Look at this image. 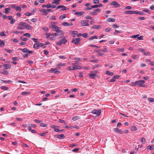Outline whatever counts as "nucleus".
I'll return each mask as SVG.
<instances>
[{"mask_svg": "<svg viewBox=\"0 0 154 154\" xmlns=\"http://www.w3.org/2000/svg\"><path fill=\"white\" fill-rule=\"evenodd\" d=\"M60 38V40L57 43V45L59 46H61L62 44H64L67 42L64 37H61Z\"/></svg>", "mask_w": 154, "mask_h": 154, "instance_id": "nucleus-1", "label": "nucleus"}, {"mask_svg": "<svg viewBox=\"0 0 154 154\" xmlns=\"http://www.w3.org/2000/svg\"><path fill=\"white\" fill-rule=\"evenodd\" d=\"M101 9L99 8H97L94 10L93 11L90 13V14L91 15H95L97 14V12H100Z\"/></svg>", "mask_w": 154, "mask_h": 154, "instance_id": "nucleus-2", "label": "nucleus"}, {"mask_svg": "<svg viewBox=\"0 0 154 154\" xmlns=\"http://www.w3.org/2000/svg\"><path fill=\"white\" fill-rule=\"evenodd\" d=\"M91 112L93 114H97V116H99L100 115L101 111L100 110H97L96 109H94Z\"/></svg>", "mask_w": 154, "mask_h": 154, "instance_id": "nucleus-3", "label": "nucleus"}, {"mask_svg": "<svg viewBox=\"0 0 154 154\" xmlns=\"http://www.w3.org/2000/svg\"><path fill=\"white\" fill-rule=\"evenodd\" d=\"M88 20H83L81 21V24L83 26H89V24L88 23Z\"/></svg>", "mask_w": 154, "mask_h": 154, "instance_id": "nucleus-4", "label": "nucleus"}, {"mask_svg": "<svg viewBox=\"0 0 154 154\" xmlns=\"http://www.w3.org/2000/svg\"><path fill=\"white\" fill-rule=\"evenodd\" d=\"M61 8V9L60 10H62L63 11H65L66 9V7L65 6L63 5H60L57 6V7L56 8V9L57 10L58 9Z\"/></svg>", "mask_w": 154, "mask_h": 154, "instance_id": "nucleus-5", "label": "nucleus"}, {"mask_svg": "<svg viewBox=\"0 0 154 154\" xmlns=\"http://www.w3.org/2000/svg\"><path fill=\"white\" fill-rule=\"evenodd\" d=\"M80 40V38H78L75 39V38H73L72 40V42L74 43L75 44H77Z\"/></svg>", "mask_w": 154, "mask_h": 154, "instance_id": "nucleus-6", "label": "nucleus"}, {"mask_svg": "<svg viewBox=\"0 0 154 154\" xmlns=\"http://www.w3.org/2000/svg\"><path fill=\"white\" fill-rule=\"evenodd\" d=\"M111 5H113L115 8H117L119 6V4L116 2H113L111 4Z\"/></svg>", "mask_w": 154, "mask_h": 154, "instance_id": "nucleus-7", "label": "nucleus"}, {"mask_svg": "<svg viewBox=\"0 0 154 154\" xmlns=\"http://www.w3.org/2000/svg\"><path fill=\"white\" fill-rule=\"evenodd\" d=\"M114 131L116 133L119 134H122L123 133V132L121 129H119L117 128H115L113 129Z\"/></svg>", "mask_w": 154, "mask_h": 154, "instance_id": "nucleus-8", "label": "nucleus"}, {"mask_svg": "<svg viewBox=\"0 0 154 154\" xmlns=\"http://www.w3.org/2000/svg\"><path fill=\"white\" fill-rule=\"evenodd\" d=\"M51 72H54L56 74H59L60 73L59 71L57 70V68H52L51 69Z\"/></svg>", "mask_w": 154, "mask_h": 154, "instance_id": "nucleus-9", "label": "nucleus"}, {"mask_svg": "<svg viewBox=\"0 0 154 154\" xmlns=\"http://www.w3.org/2000/svg\"><path fill=\"white\" fill-rule=\"evenodd\" d=\"M61 0H53V2L52 3V4H55L56 5H58L60 4Z\"/></svg>", "mask_w": 154, "mask_h": 154, "instance_id": "nucleus-10", "label": "nucleus"}, {"mask_svg": "<svg viewBox=\"0 0 154 154\" xmlns=\"http://www.w3.org/2000/svg\"><path fill=\"white\" fill-rule=\"evenodd\" d=\"M39 11L40 12H43L42 13V14L44 15H46L48 14V13L46 12V10L45 9H42L41 10H40Z\"/></svg>", "mask_w": 154, "mask_h": 154, "instance_id": "nucleus-11", "label": "nucleus"}, {"mask_svg": "<svg viewBox=\"0 0 154 154\" xmlns=\"http://www.w3.org/2000/svg\"><path fill=\"white\" fill-rule=\"evenodd\" d=\"M19 51H21L22 52L24 53H27L28 52V50L26 48H24L23 49L19 48L18 49Z\"/></svg>", "mask_w": 154, "mask_h": 154, "instance_id": "nucleus-12", "label": "nucleus"}, {"mask_svg": "<svg viewBox=\"0 0 154 154\" xmlns=\"http://www.w3.org/2000/svg\"><path fill=\"white\" fill-rule=\"evenodd\" d=\"M56 136L57 138L61 139L64 138L65 137L63 134L57 135Z\"/></svg>", "mask_w": 154, "mask_h": 154, "instance_id": "nucleus-13", "label": "nucleus"}, {"mask_svg": "<svg viewBox=\"0 0 154 154\" xmlns=\"http://www.w3.org/2000/svg\"><path fill=\"white\" fill-rule=\"evenodd\" d=\"M103 6V5L101 4H100L98 5H94L91 6V8H97L98 7H102Z\"/></svg>", "mask_w": 154, "mask_h": 154, "instance_id": "nucleus-14", "label": "nucleus"}, {"mask_svg": "<svg viewBox=\"0 0 154 154\" xmlns=\"http://www.w3.org/2000/svg\"><path fill=\"white\" fill-rule=\"evenodd\" d=\"M4 66L5 69H10L11 67V66L8 64H4Z\"/></svg>", "mask_w": 154, "mask_h": 154, "instance_id": "nucleus-15", "label": "nucleus"}, {"mask_svg": "<svg viewBox=\"0 0 154 154\" xmlns=\"http://www.w3.org/2000/svg\"><path fill=\"white\" fill-rule=\"evenodd\" d=\"M11 10L10 6H9L7 8H5L4 11V13L5 14L8 13H9V11Z\"/></svg>", "mask_w": 154, "mask_h": 154, "instance_id": "nucleus-16", "label": "nucleus"}, {"mask_svg": "<svg viewBox=\"0 0 154 154\" xmlns=\"http://www.w3.org/2000/svg\"><path fill=\"white\" fill-rule=\"evenodd\" d=\"M84 13V12H77L75 13V14L76 15L79 16H80Z\"/></svg>", "mask_w": 154, "mask_h": 154, "instance_id": "nucleus-17", "label": "nucleus"}, {"mask_svg": "<svg viewBox=\"0 0 154 154\" xmlns=\"http://www.w3.org/2000/svg\"><path fill=\"white\" fill-rule=\"evenodd\" d=\"M44 44L42 43H40L38 44H37L36 48L38 49L39 47H42L44 46Z\"/></svg>", "mask_w": 154, "mask_h": 154, "instance_id": "nucleus-18", "label": "nucleus"}, {"mask_svg": "<svg viewBox=\"0 0 154 154\" xmlns=\"http://www.w3.org/2000/svg\"><path fill=\"white\" fill-rule=\"evenodd\" d=\"M147 149H149L150 150H152L154 149V145L151 146L149 145L147 147Z\"/></svg>", "mask_w": 154, "mask_h": 154, "instance_id": "nucleus-19", "label": "nucleus"}, {"mask_svg": "<svg viewBox=\"0 0 154 154\" xmlns=\"http://www.w3.org/2000/svg\"><path fill=\"white\" fill-rule=\"evenodd\" d=\"M91 28L93 29H98L100 28V26L99 25H94L92 26Z\"/></svg>", "mask_w": 154, "mask_h": 154, "instance_id": "nucleus-20", "label": "nucleus"}, {"mask_svg": "<svg viewBox=\"0 0 154 154\" xmlns=\"http://www.w3.org/2000/svg\"><path fill=\"white\" fill-rule=\"evenodd\" d=\"M66 14H64L60 16L59 17V19L60 20H62L64 18H66Z\"/></svg>", "mask_w": 154, "mask_h": 154, "instance_id": "nucleus-21", "label": "nucleus"}, {"mask_svg": "<svg viewBox=\"0 0 154 154\" xmlns=\"http://www.w3.org/2000/svg\"><path fill=\"white\" fill-rule=\"evenodd\" d=\"M109 22H114L115 21V19L114 18H109L107 19Z\"/></svg>", "mask_w": 154, "mask_h": 154, "instance_id": "nucleus-22", "label": "nucleus"}, {"mask_svg": "<svg viewBox=\"0 0 154 154\" xmlns=\"http://www.w3.org/2000/svg\"><path fill=\"white\" fill-rule=\"evenodd\" d=\"M80 119V117L79 116H75L72 118V120L74 121H75Z\"/></svg>", "mask_w": 154, "mask_h": 154, "instance_id": "nucleus-23", "label": "nucleus"}, {"mask_svg": "<svg viewBox=\"0 0 154 154\" xmlns=\"http://www.w3.org/2000/svg\"><path fill=\"white\" fill-rule=\"evenodd\" d=\"M5 43L4 41H2L0 39V47L5 45Z\"/></svg>", "mask_w": 154, "mask_h": 154, "instance_id": "nucleus-24", "label": "nucleus"}, {"mask_svg": "<svg viewBox=\"0 0 154 154\" xmlns=\"http://www.w3.org/2000/svg\"><path fill=\"white\" fill-rule=\"evenodd\" d=\"M96 76V75L95 74H89V77L90 78L94 79Z\"/></svg>", "mask_w": 154, "mask_h": 154, "instance_id": "nucleus-25", "label": "nucleus"}, {"mask_svg": "<svg viewBox=\"0 0 154 154\" xmlns=\"http://www.w3.org/2000/svg\"><path fill=\"white\" fill-rule=\"evenodd\" d=\"M82 67L81 66H78L77 65V66L76 67H73L72 69H81Z\"/></svg>", "mask_w": 154, "mask_h": 154, "instance_id": "nucleus-26", "label": "nucleus"}, {"mask_svg": "<svg viewBox=\"0 0 154 154\" xmlns=\"http://www.w3.org/2000/svg\"><path fill=\"white\" fill-rule=\"evenodd\" d=\"M98 38L96 36H94L90 37L89 38V40H92L94 39H97Z\"/></svg>", "mask_w": 154, "mask_h": 154, "instance_id": "nucleus-27", "label": "nucleus"}, {"mask_svg": "<svg viewBox=\"0 0 154 154\" xmlns=\"http://www.w3.org/2000/svg\"><path fill=\"white\" fill-rule=\"evenodd\" d=\"M65 66V63H60L57 65L56 66L58 68H60L58 67L59 66Z\"/></svg>", "mask_w": 154, "mask_h": 154, "instance_id": "nucleus-28", "label": "nucleus"}, {"mask_svg": "<svg viewBox=\"0 0 154 154\" xmlns=\"http://www.w3.org/2000/svg\"><path fill=\"white\" fill-rule=\"evenodd\" d=\"M63 25L65 26H68L72 25V24H70L67 22H64L63 23Z\"/></svg>", "mask_w": 154, "mask_h": 154, "instance_id": "nucleus-29", "label": "nucleus"}, {"mask_svg": "<svg viewBox=\"0 0 154 154\" xmlns=\"http://www.w3.org/2000/svg\"><path fill=\"white\" fill-rule=\"evenodd\" d=\"M124 12L126 14H133V11H125Z\"/></svg>", "mask_w": 154, "mask_h": 154, "instance_id": "nucleus-30", "label": "nucleus"}, {"mask_svg": "<svg viewBox=\"0 0 154 154\" xmlns=\"http://www.w3.org/2000/svg\"><path fill=\"white\" fill-rule=\"evenodd\" d=\"M106 74L112 76L113 75V73L112 72H111L109 71H107L106 72Z\"/></svg>", "mask_w": 154, "mask_h": 154, "instance_id": "nucleus-31", "label": "nucleus"}, {"mask_svg": "<svg viewBox=\"0 0 154 154\" xmlns=\"http://www.w3.org/2000/svg\"><path fill=\"white\" fill-rule=\"evenodd\" d=\"M0 88L2 90H7L8 89V87L5 86H2L0 87Z\"/></svg>", "mask_w": 154, "mask_h": 154, "instance_id": "nucleus-32", "label": "nucleus"}, {"mask_svg": "<svg viewBox=\"0 0 154 154\" xmlns=\"http://www.w3.org/2000/svg\"><path fill=\"white\" fill-rule=\"evenodd\" d=\"M26 26V28L28 30H29L31 28V26L29 25H26L25 26Z\"/></svg>", "mask_w": 154, "mask_h": 154, "instance_id": "nucleus-33", "label": "nucleus"}, {"mask_svg": "<svg viewBox=\"0 0 154 154\" xmlns=\"http://www.w3.org/2000/svg\"><path fill=\"white\" fill-rule=\"evenodd\" d=\"M131 129L132 131H135L137 130V128L135 126H132L131 127Z\"/></svg>", "mask_w": 154, "mask_h": 154, "instance_id": "nucleus-34", "label": "nucleus"}, {"mask_svg": "<svg viewBox=\"0 0 154 154\" xmlns=\"http://www.w3.org/2000/svg\"><path fill=\"white\" fill-rule=\"evenodd\" d=\"M40 126L43 127H45L47 126V124L41 122L40 124Z\"/></svg>", "mask_w": 154, "mask_h": 154, "instance_id": "nucleus-35", "label": "nucleus"}, {"mask_svg": "<svg viewBox=\"0 0 154 154\" xmlns=\"http://www.w3.org/2000/svg\"><path fill=\"white\" fill-rule=\"evenodd\" d=\"M45 35H46V38L47 39L51 35H52V34H51L50 33H46Z\"/></svg>", "mask_w": 154, "mask_h": 154, "instance_id": "nucleus-36", "label": "nucleus"}, {"mask_svg": "<svg viewBox=\"0 0 154 154\" xmlns=\"http://www.w3.org/2000/svg\"><path fill=\"white\" fill-rule=\"evenodd\" d=\"M48 133L47 132H45L44 133H42L39 134L41 136H44L45 135L47 134Z\"/></svg>", "mask_w": 154, "mask_h": 154, "instance_id": "nucleus-37", "label": "nucleus"}, {"mask_svg": "<svg viewBox=\"0 0 154 154\" xmlns=\"http://www.w3.org/2000/svg\"><path fill=\"white\" fill-rule=\"evenodd\" d=\"M42 29L45 32H48V29L47 27H44L42 28Z\"/></svg>", "mask_w": 154, "mask_h": 154, "instance_id": "nucleus-38", "label": "nucleus"}, {"mask_svg": "<svg viewBox=\"0 0 154 154\" xmlns=\"http://www.w3.org/2000/svg\"><path fill=\"white\" fill-rule=\"evenodd\" d=\"M139 36V34H137L132 35V36H131V37L133 38H137Z\"/></svg>", "mask_w": 154, "mask_h": 154, "instance_id": "nucleus-39", "label": "nucleus"}, {"mask_svg": "<svg viewBox=\"0 0 154 154\" xmlns=\"http://www.w3.org/2000/svg\"><path fill=\"white\" fill-rule=\"evenodd\" d=\"M23 35L26 36H27L29 38H30L31 37L30 34L29 33H28L24 34H23Z\"/></svg>", "mask_w": 154, "mask_h": 154, "instance_id": "nucleus-40", "label": "nucleus"}, {"mask_svg": "<svg viewBox=\"0 0 154 154\" xmlns=\"http://www.w3.org/2000/svg\"><path fill=\"white\" fill-rule=\"evenodd\" d=\"M29 93L28 92H22L21 93V94L22 95H27L29 94Z\"/></svg>", "mask_w": 154, "mask_h": 154, "instance_id": "nucleus-41", "label": "nucleus"}, {"mask_svg": "<svg viewBox=\"0 0 154 154\" xmlns=\"http://www.w3.org/2000/svg\"><path fill=\"white\" fill-rule=\"evenodd\" d=\"M52 23H53L52 22H51V25H50V28H54L56 26V25H55L53 24Z\"/></svg>", "mask_w": 154, "mask_h": 154, "instance_id": "nucleus-42", "label": "nucleus"}, {"mask_svg": "<svg viewBox=\"0 0 154 154\" xmlns=\"http://www.w3.org/2000/svg\"><path fill=\"white\" fill-rule=\"evenodd\" d=\"M141 141L142 143L144 144L146 142L145 139L144 138H142L141 139Z\"/></svg>", "mask_w": 154, "mask_h": 154, "instance_id": "nucleus-43", "label": "nucleus"}, {"mask_svg": "<svg viewBox=\"0 0 154 154\" xmlns=\"http://www.w3.org/2000/svg\"><path fill=\"white\" fill-rule=\"evenodd\" d=\"M57 32L60 33V35H63L64 33L62 31L59 30V29L57 31Z\"/></svg>", "mask_w": 154, "mask_h": 154, "instance_id": "nucleus-44", "label": "nucleus"}, {"mask_svg": "<svg viewBox=\"0 0 154 154\" xmlns=\"http://www.w3.org/2000/svg\"><path fill=\"white\" fill-rule=\"evenodd\" d=\"M137 83L138 85L140 87H144L145 86L142 83H140L139 82H137Z\"/></svg>", "mask_w": 154, "mask_h": 154, "instance_id": "nucleus-45", "label": "nucleus"}, {"mask_svg": "<svg viewBox=\"0 0 154 154\" xmlns=\"http://www.w3.org/2000/svg\"><path fill=\"white\" fill-rule=\"evenodd\" d=\"M2 73L4 75H8V72L6 70H4L2 72Z\"/></svg>", "mask_w": 154, "mask_h": 154, "instance_id": "nucleus-46", "label": "nucleus"}, {"mask_svg": "<svg viewBox=\"0 0 154 154\" xmlns=\"http://www.w3.org/2000/svg\"><path fill=\"white\" fill-rule=\"evenodd\" d=\"M25 23L23 22H20L19 23L18 25L20 26H25Z\"/></svg>", "mask_w": 154, "mask_h": 154, "instance_id": "nucleus-47", "label": "nucleus"}, {"mask_svg": "<svg viewBox=\"0 0 154 154\" xmlns=\"http://www.w3.org/2000/svg\"><path fill=\"white\" fill-rule=\"evenodd\" d=\"M2 81L3 82L7 84L9 82H11V80H8V81H5V80H2Z\"/></svg>", "mask_w": 154, "mask_h": 154, "instance_id": "nucleus-48", "label": "nucleus"}, {"mask_svg": "<svg viewBox=\"0 0 154 154\" xmlns=\"http://www.w3.org/2000/svg\"><path fill=\"white\" fill-rule=\"evenodd\" d=\"M79 150V148H76L73 149L72 151L74 152H77L78 150Z\"/></svg>", "mask_w": 154, "mask_h": 154, "instance_id": "nucleus-49", "label": "nucleus"}, {"mask_svg": "<svg viewBox=\"0 0 154 154\" xmlns=\"http://www.w3.org/2000/svg\"><path fill=\"white\" fill-rule=\"evenodd\" d=\"M54 130L55 132H60V131H64L63 130H59L58 129H54Z\"/></svg>", "mask_w": 154, "mask_h": 154, "instance_id": "nucleus-50", "label": "nucleus"}, {"mask_svg": "<svg viewBox=\"0 0 154 154\" xmlns=\"http://www.w3.org/2000/svg\"><path fill=\"white\" fill-rule=\"evenodd\" d=\"M50 19L51 20H55L56 17L55 16H52L50 17Z\"/></svg>", "mask_w": 154, "mask_h": 154, "instance_id": "nucleus-51", "label": "nucleus"}, {"mask_svg": "<svg viewBox=\"0 0 154 154\" xmlns=\"http://www.w3.org/2000/svg\"><path fill=\"white\" fill-rule=\"evenodd\" d=\"M90 46H91L93 47H96L97 48H100V46H97L96 45H90Z\"/></svg>", "mask_w": 154, "mask_h": 154, "instance_id": "nucleus-52", "label": "nucleus"}, {"mask_svg": "<svg viewBox=\"0 0 154 154\" xmlns=\"http://www.w3.org/2000/svg\"><path fill=\"white\" fill-rule=\"evenodd\" d=\"M82 36L86 38L88 37V34L87 33H84L82 34Z\"/></svg>", "mask_w": 154, "mask_h": 154, "instance_id": "nucleus-53", "label": "nucleus"}, {"mask_svg": "<svg viewBox=\"0 0 154 154\" xmlns=\"http://www.w3.org/2000/svg\"><path fill=\"white\" fill-rule=\"evenodd\" d=\"M99 0H94L93 1V3L94 4H96L99 3Z\"/></svg>", "mask_w": 154, "mask_h": 154, "instance_id": "nucleus-54", "label": "nucleus"}, {"mask_svg": "<svg viewBox=\"0 0 154 154\" xmlns=\"http://www.w3.org/2000/svg\"><path fill=\"white\" fill-rule=\"evenodd\" d=\"M74 60H75L76 61L78 62H79L80 60V59L79 58H75L74 59Z\"/></svg>", "mask_w": 154, "mask_h": 154, "instance_id": "nucleus-55", "label": "nucleus"}, {"mask_svg": "<svg viewBox=\"0 0 154 154\" xmlns=\"http://www.w3.org/2000/svg\"><path fill=\"white\" fill-rule=\"evenodd\" d=\"M34 121L35 122L37 123H40L42 122L41 121H39L37 119H34Z\"/></svg>", "mask_w": 154, "mask_h": 154, "instance_id": "nucleus-56", "label": "nucleus"}, {"mask_svg": "<svg viewBox=\"0 0 154 154\" xmlns=\"http://www.w3.org/2000/svg\"><path fill=\"white\" fill-rule=\"evenodd\" d=\"M16 10L17 11H20L21 10V8L20 7H18L17 6L16 8Z\"/></svg>", "mask_w": 154, "mask_h": 154, "instance_id": "nucleus-57", "label": "nucleus"}, {"mask_svg": "<svg viewBox=\"0 0 154 154\" xmlns=\"http://www.w3.org/2000/svg\"><path fill=\"white\" fill-rule=\"evenodd\" d=\"M17 6L14 5H11V6L10 7L11 9V8H16Z\"/></svg>", "mask_w": 154, "mask_h": 154, "instance_id": "nucleus-58", "label": "nucleus"}, {"mask_svg": "<svg viewBox=\"0 0 154 154\" xmlns=\"http://www.w3.org/2000/svg\"><path fill=\"white\" fill-rule=\"evenodd\" d=\"M59 122L61 123H65V121L62 120L61 119H59Z\"/></svg>", "mask_w": 154, "mask_h": 154, "instance_id": "nucleus-59", "label": "nucleus"}, {"mask_svg": "<svg viewBox=\"0 0 154 154\" xmlns=\"http://www.w3.org/2000/svg\"><path fill=\"white\" fill-rule=\"evenodd\" d=\"M0 35L2 36H5L6 35L5 34V32H1L0 33Z\"/></svg>", "mask_w": 154, "mask_h": 154, "instance_id": "nucleus-60", "label": "nucleus"}, {"mask_svg": "<svg viewBox=\"0 0 154 154\" xmlns=\"http://www.w3.org/2000/svg\"><path fill=\"white\" fill-rule=\"evenodd\" d=\"M143 37L142 36H139L137 38L139 40H142L143 39Z\"/></svg>", "mask_w": 154, "mask_h": 154, "instance_id": "nucleus-61", "label": "nucleus"}, {"mask_svg": "<svg viewBox=\"0 0 154 154\" xmlns=\"http://www.w3.org/2000/svg\"><path fill=\"white\" fill-rule=\"evenodd\" d=\"M60 27L57 26H56L54 29V31L57 32L60 29Z\"/></svg>", "mask_w": 154, "mask_h": 154, "instance_id": "nucleus-62", "label": "nucleus"}, {"mask_svg": "<svg viewBox=\"0 0 154 154\" xmlns=\"http://www.w3.org/2000/svg\"><path fill=\"white\" fill-rule=\"evenodd\" d=\"M51 5L50 4H48L46 5V8H51Z\"/></svg>", "mask_w": 154, "mask_h": 154, "instance_id": "nucleus-63", "label": "nucleus"}, {"mask_svg": "<svg viewBox=\"0 0 154 154\" xmlns=\"http://www.w3.org/2000/svg\"><path fill=\"white\" fill-rule=\"evenodd\" d=\"M149 101L151 102H153L154 101V98H149Z\"/></svg>", "mask_w": 154, "mask_h": 154, "instance_id": "nucleus-64", "label": "nucleus"}]
</instances>
